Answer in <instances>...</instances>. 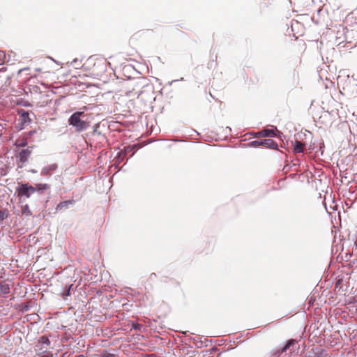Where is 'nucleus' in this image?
<instances>
[{
	"label": "nucleus",
	"mask_w": 357,
	"mask_h": 357,
	"mask_svg": "<svg viewBox=\"0 0 357 357\" xmlns=\"http://www.w3.org/2000/svg\"><path fill=\"white\" fill-rule=\"evenodd\" d=\"M39 343H41L42 344H45L46 346H43L42 348L40 349L41 352H47V349H49V346L50 344V341L49 338L47 336H42L40 337Z\"/></svg>",
	"instance_id": "8"
},
{
	"label": "nucleus",
	"mask_w": 357,
	"mask_h": 357,
	"mask_svg": "<svg viewBox=\"0 0 357 357\" xmlns=\"http://www.w3.org/2000/svg\"><path fill=\"white\" fill-rule=\"evenodd\" d=\"M18 114L20 115V121L22 124H29L31 122V119L30 117V113L27 111H25L23 109H20L17 111Z\"/></svg>",
	"instance_id": "5"
},
{
	"label": "nucleus",
	"mask_w": 357,
	"mask_h": 357,
	"mask_svg": "<svg viewBox=\"0 0 357 357\" xmlns=\"http://www.w3.org/2000/svg\"><path fill=\"white\" fill-rule=\"evenodd\" d=\"M22 212H23V213H27V214H28V215H29V214H30V210H29V208L28 205H25V206L23 207V208H22Z\"/></svg>",
	"instance_id": "17"
},
{
	"label": "nucleus",
	"mask_w": 357,
	"mask_h": 357,
	"mask_svg": "<svg viewBox=\"0 0 357 357\" xmlns=\"http://www.w3.org/2000/svg\"><path fill=\"white\" fill-rule=\"evenodd\" d=\"M258 136L260 137H272L275 136V132L272 129H264L257 133Z\"/></svg>",
	"instance_id": "10"
},
{
	"label": "nucleus",
	"mask_w": 357,
	"mask_h": 357,
	"mask_svg": "<svg viewBox=\"0 0 357 357\" xmlns=\"http://www.w3.org/2000/svg\"><path fill=\"white\" fill-rule=\"evenodd\" d=\"M75 203V200L74 199H70V200H66V201H63V202H60L56 208V211H60V210H62L63 208H68V206L70 205H72Z\"/></svg>",
	"instance_id": "9"
},
{
	"label": "nucleus",
	"mask_w": 357,
	"mask_h": 357,
	"mask_svg": "<svg viewBox=\"0 0 357 357\" xmlns=\"http://www.w3.org/2000/svg\"><path fill=\"white\" fill-rule=\"evenodd\" d=\"M36 192V188L29 183H22L16 188V192L19 197H25L29 198Z\"/></svg>",
	"instance_id": "2"
},
{
	"label": "nucleus",
	"mask_w": 357,
	"mask_h": 357,
	"mask_svg": "<svg viewBox=\"0 0 357 357\" xmlns=\"http://www.w3.org/2000/svg\"><path fill=\"white\" fill-rule=\"evenodd\" d=\"M72 287V284L69 286L68 289L64 291L63 293H62L61 296H62V298L63 299H66V298L70 296V288Z\"/></svg>",
	"instance_id": "16"
},
{
	"label": "nucleus",
	"mask_w": 357,
	"mask_h": 357,
	"mask_svg": "<svg viewBox=\"0 0 357 357\" xmlns=\"http://www.w3.org/2000/svg\"><path fill=\"white\" fill-rule=\"evenodd\" d=\"M10 292L9 285L7 284H0V294H7Z\"/></svg>",
	"instance_id": "15"
},
{
	"label": "nucleus",
	"mask_w": 357,
	"mask_h": 357,
	"mask_svg": "<svg viewBox=\"0 0 357 357\" xmlns=\"http://www.w3.org/2000/svg\"><path fill=\"white\" fill-rule=\"evenodd\" d=\"M33 146H29L27 149H22L19 153V158L21 162L24 163L27 162L32 152Z\"/></svg>",
	"instance_id": "6"
},
{
	"label": "nucleus",
	"mask_w": 357,
	"mask_h": 357,
	"mask_svg": "<svg viewBox=\"0 0 357 357\" xmlns=\"http://www.w3.org/2000/svg\"><path fill=\"white\" fill-rule=\"evenodd\" d=\"M46 354L40 356V357H52V354L50 352H45Z\"/></svg>",
	"instance_id": "19"
},
{
	"label": "nucleus",
	"mask_w": 357,
	"mask_h": 357,
	"mask_svg": "<svg viewBox=\"0 0 357 357\" xmlns=\"http://www.w3.org/2000/svg\"><path fill=\"white\" fill-rule=\"evenodd\" d=\"M0 61H1V60L0 59Z\"/></svg>",
	"instance_id": "23"
},
{
	"label": "nucleus",
	"mask_w": 357,
	"mask_h": 357,
	"mask_svg": "<svg viewBox=\"0 0 357 357\" xmlns=\"http://www.w3.org/2000/svg\"><path fill=\"white\" fill-rule=\"evenodd\" d=\"M31 135V132L17 139L15 142V146L17 147H24L28 144V138Z\"/></svg>",
	"instance_id": "7"
},
{
	"label": "nucleus",
	"mask_w": 357,
	"mask_h": 357,
	"mask_svg": "<svg viewBox=\"0 0 357 357\" xmlns=\"http://www.w3.org/2000/svg\"><path fill=\"white\" fill-rule=\"evenodd\" d=\"M10 83V75L6 70H0V90L7 89Z\"/></svg>",
	"instance_id": "3"
},
{
	"label": "nucleus",
	"mask_w": 357,
	"mask_h": 357,
	"mask_svg": "<svg viewBox=\"0 0 357 357\" xmlns=\"http://www.w3.org/2000/svg\"><path fill=\"white\" fill-rule=\"evenodd\" d=\"M108 357H114V354H109Z\"/></svg>",
	"instance_id": "20"
},
{
	"label": "nucleus",
	"mask_w": 357,
	"mask_h": 357,
	"mask_svg": "<svg viewBox=\"0 0 357 357\" xmlns=\"http://www.w3.org/2000/svg\"><path fill=\"white\" fill-rule=\"evenodd\" d=\"M305 144L300 141H296L294 150L296 153H303Z\"/></svg>",
	"instance_id": "13"
},
{
	"label": "nucleus",
	"mask_w": 357,
	"mask_h": 357,
	"mask_svg": "<svg viewBox=\"0 0 357 357\" xmlns=\"http://www.w3.org/2000/svg\"><path fill=\"white\" fill-rule=\"evenodd\" d=\"M49 188H50L49 185H47L46 183H37V184H36L35 187H33V188H36V192L40 191V190H45L49 189Z\"/></svg>",
	"instance_id": "14"
},
{
	"label": "nucleus",
	"mask_w": 357,
	"mask_h": 357,
	"mask_svg": "<svg viewBox=\"0 0 357 357\" xmlns=\"http://www.w3.org/2000/svg\"><path fill=\"white\" fill-rule=\"evenodd\" d=\"M57 165L56 164H52L46 167H45L43 171L42 174L44 175H50L51 172H54L56 169Z\"/></svg>",
	"instance_id": "12"
},
{
	"label": "nucleus",
	"mask_w": 357,
	"mask_h": 357,
	"mask_svg": "<svg viewBox=\"0 0 357 357\" xmlns=\"http://www.w3.org/2000/svg\"><path fill=\"white\" fill-rule=\"evenodd\" d=\"M68 123L74 127L77 132L85 130L90 126L88 116L83 112L73 113L68 119Z\"/></svg>",
	"instance_id": "1"
},
{
	"label": "nucleus",
	"mask_w": 357,
	"mask_h": 357,
	"mask_svg": "<svg viewBox=\"0 0 357 357\" xmlns=\"http://www.w3.org/2000/svg\"><path fill=\"white\" fill-rule=\"evenodd\" d=\"M297 343V341L294 339L289 340L287 344L281 349L280 353H284L287 350L290 349V348L294 346Z\"/></svg>",
	"instance_id": "11"
},
{
	"label": "nucleus",
	"mask_w": 357,
	"mask_h": 357,
	"mask_svg": "<svg viewBox=\"0 0 357 357\" xmlns=\"http://www.w3.org/2000/svg\"><path fill=\"white\" fill-rule=\"evenodd\" d=\"M252 144L255 145H257V146L261 145L264 147L270 148V149H278V144L276 142H275L271 139H264L261 142L255 141L252 142Z\"/></svg>",
	"instance_id": "4"
},
{
	"label": "nucleus",
	"mask_w": 357,
	"mask_h": 357,
	"mask_svg": "<svg viewBox=\"0 0 357 357\" xmlns=\"http://www.w3.org/2000/svg\"><path fill=\"white\" fill-rule=\"evenodd\" d=\"M2 135V130L0 129V137Z\"/></svg>",
	"instance_id": "21"
},
{
	"label": "nucleus",
	"mask_w": 357,
	"mask_h": 357,
	"mask_svg": "<svg viewBox=\"0 0 357 357\" xmlns=\"http://www.w3.org/2000/svg\"><path fill=\"white\" fill-rule=\"evenodd\" d=\"M1 56V54H0V56Z\"/></svg>",
	"instance_id": "22"
},
{
	"label": "nucleus",
	"mask_w": 357,
	"mask_h": 357,
	"mask_svg": "<svg viewBox=\"0 0 357 357\" xmlns=\"http://www.w3.org/2000/svg\"><path fill=\"white\" fill-rule=\"evenodd\" d=\"M5 211H0V220H3L6 217H7V214Z\"/></svg>",
	"instance_id": "18"
}]
</instances>
